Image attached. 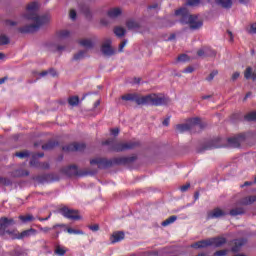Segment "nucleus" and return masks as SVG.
Wrapping results in <instances>:
<instances>
[{
    "label": "nucleus",
    "instance_id": "obj_1",
    "mask_svg": "<svg viewBox=\"0 0 256 256\" xmlns=\"http://www.w3.org/2000/svg\"><path fill=\"white\" fill-rule=\"evenodd\" d=\"M41 4L39 2H30L26 6L25 13L23 14L24 19L32 21L31 24H27L18 29L20 33H35L47 25L51 21V16L49 14L39 16V9Z\"/></svg>",
    "mask_w": 256,
    "mask_h": 256
},
{
    "label": "nucleus",
    "instance_id": "obj_2",
    "mask_svg": "<svg viewBox=\"0 0 256 256\" xmlns=\"http://www.w3.org/2000/svg\"><path fill=\"white\" fill-rule=\"evenodd\" d=\"M123 101H135L137 105H165L167 98L163 94H150L139 97L137 93L125 94L121 97Z\"/></svg>",
    "mask_w": 256,
    "mask_h": 256
},
{
    "label": "nucleus",
    "instance_id": "obj_3",
    "mask_svg": "<svg viewBox=\"0 0 256 256\" xmlns=\"http://www.w3.org/2000/svg\"><path fill=\"white\" fill-rule=\"evenodd\" d=\"M175 15L180 16L181 23L189 25L190 29L193 31L203 27V22L199 20L197 16L189 14V10H187V8H180L179 10H176Z\"/></svg>",
    "mask_w": 256,
    "mask_h": 256
},
{
    "label": "nucleus",
    "instance_id": "obj_4",
    "mask_svg": "<svg viewBox=\"0 0 256 256\" xmlns=\"http://www.w3.org/2000/svg\"><path fill=\"white\" fill-rule=\"evenodd\" d=\"M132 161H135V157L115 158L113 161L105 158H94L90 161V165H97L99 169H106V167H111L113 163L116 165H125L126 163H132Z\"/></svg>",
    "mask_w": 256,
    "mask_h": 256
},
{
    "label": "nucleus",
    "instance_id": "obj_5",
    "mask_svg": "<svg viewBox=\"0 0 256 256\" xmlns=\"http://www.w3.org/2000/svg\"><path fill=\"white\" fill-rule=\"evenodd\" d=\"M103 145H110L111 151H116V153H121V151H129L139 147V141H130V142H114L113 139H108L103 142Z\"/></svg>",
    "mask_w": 256,
    "mask_h": 256
},
{
    "label": "nucleus",
    "instance_id": "obj_6",
    "mask_svg": "<svg viewBox=\"0 0 256 256\" xmlns=\"http://www.w3.org/2000/svg\"><path fill=\"white\" fill-rule=\"evenodd\" d=\"M13 225H15V219L1 217L0 218V236L3 237V235H13V231L7 230L9 229V227H13Z\"/></svg>",
    "mask_w": 256,
    "mask_h": 256
},
{
    "label": "nucleus",
    "instance_id": "obj_7",
    "mask_svg": "<svg viewBox=\"0 0 256 256\" xmlns=\"http://www.w3.org/2000/svg\"><path fill=\"white\" fill-rule=\"evenodd\" d=\"M221 147H225V144H223V139L216 138L208 141L201 149H198V153H203V151H209L211 149H219Z\"/></svg>",
    "mask_w": 256,
    "mask_h": 256
},
{
    "label": "nucleus",
    "instance_id": "obj_8",
    "mask_svg": "<svg viewBox=\"0 0 256 256\" xmlns=\"http://www.w3.org/2000/svg\"><path fill=\"white\" fill-rule=\"evenodd\" d=\"M59 212L66 219H71L72 221H79L81 219V215H79V211L69 209L67 207H62Z\"/></svg>",
    "mask_w": 256,
    "mask_h": 256
},
{
    "label": "nucleus",
    "instance_id": "obj_9",
    "mask_svg": "<svg viewBox=\"0 0 256 256\" xmlns=\"http://www.w3.org/2000/svg\"><path fill=\"white\" fill-rule=\"evenodd\" d=\"M199 123H201V119L192 118L189 124H179L176 126V129L179 133H183L185 131H189V129H192L195 125H199Z\"/></svg>",
    "mask_w": 256,
    "mask_h": 256
},
{
    "label": "nucleus",
    "instance_id": "obj_10",
    "mask_svg": "<svg viewBox=\"0 0 256 256\" xmlns=\"http://www.w3.org/2000/svg\"><path fill=\"white\" fill-rule=\"evenodd\" d=\"M101 51L106 57H111L115 55V49L111 47V39L107 38L101 46Z\"/></svg>",
    "mask_w": 256,
    "mask_h": 256
},
{
    "label": "nucleus",
    "instance_id": "obj_11",
    "mask_svg": "<svg viewBox=\"0 0 256 256\" xmlns=\"http://www.w3.org/2000/svg\"><path fill=\"white\" fill-rule=\"evenodd\" d=\"M44 154L43 153H40V154H34L32 156V159L30 161V165L31 167H40L41 169H49V163H39L37 161V157H43Z\"/></svg>",
    "mask_w": 256,
    "mask_h": 256
},
{
    "label": "nucleus",
    "instance_id": "obj_12",
    "mask_svg": "<svg viewBox=\"0 0 256 256\" xmlns=\"http://www.w3.org/2000/svg\"><path fill=\"white\" fill-rule=\"evenodd\" d=\"M63 151L71 152V151H83L85 149V144L83 143H72L67 146H64Z\"/></svg>",
    "mask_w": 256,
    "mask_h": 256
},
{
    "label": "nucleus",
    "instance_id": "obj_13",
    "mask_svg": "<svg viewBox=\"0 0 256 256\" xmlns=\"http://www.w3.org/2000/svg\"><path fill=\"white\" fill-rule=\"evenodd\" d=\"M247 243V240L245 239H236L232 242V248L231 251L232 253H239L241 249L243 248V245Z\"/></svg>",
    "mask_w": 256,
    "mask_h": 256
},
{
    "label": "nucleus",
    "instance_id": "obj_14",
    "mask_svg": "<svg viewBox=\"0 0 256 256\" xmlns=\"http://www.w3.org/2000/svg\"><path fill=\"white\" fill-rule=\"evenodd\" d=\"M243 141H245V136H236L228 139V145L234 148L241 147V143H243Z\"/></svg>",
    "mask_w": 256,
    "mask_h": 256
},
{
    "label": "nucleus",
    "instance_id": "obj_15",
    "mask_svg": "<svg viewBox=\"0 0 256 256\" xmlns=\"http://www.w3.org/2000/svg\"><path fill=\"white\" fill-rule=\"evenodd\" d=\"M225 211L221 210L220 208H215L208 212L207 219H219V217H225Z\"/></svg>",
    "mask_w": 256,
    "mask_h": 256
},
{
    "label": "nucleus",
    "instance_id": "obj_16",
    "mask_svg": "<svg viewBox=\"0 0 256 256\" xmlns=\"http://www.w3.org/2000/svg\"><path fill=\"white\" fill-rule=\"evenodd\" d=\"M227 243V239L225 237H213L210 238V246L211 247H223Z\"/></svg>",
    "mask_w": 256,
    "mask_h": 256
},
{
    "label": "nucleus",
    "instance_id": "obj_17",
    "mask_svg": "<svg viewBox=\"0 0 256 256\" xmlns=\"http://www.w3.org/2000/svg\"><path fill=\"white\" fill-rule=\"evenodd\" d=\"M191 247L193 249H205L206 247H211V238L195 242Z\"/></svg>",
    "mask_w": 256,
    "mask_h": 256
},
{
    "label": "nucleus",
    "instance_id": "obj_18",
    "mask_svg": "<svg viewBox=\"0 0 256 256\" xmlns=\"http://www.w3.org/2000/svg\"><path fill=\"white\" fill-rule=\"evenodd\" d=\"M31 235H37V230L30 228L28 230H24L21 233H17L15 239H25L27 237H31Z\"/></svg>",
    "mask_w": 256,
    "mask_h": 256
},
{
    "label": "nucleus",
    "instance_id": "obj_19",
    "mask_svg": "<svg viewBox=\"0 0 256 256\" xmlns=\"http://www.w3.org/2000/svg\"><path fill=\"white\" fill-rule=\"evenodd\" d=\"M125 239V233L123 232H114L110 237L111 243H119V241H123Z\"/></svg>",
    "mask_w": 256,
    "mask_h": 256
},
{
    "label": "nucleus",
    "instance_id": "obj_20",
    "mask_svg": "<svg viewBox=\"0 0 256 256\" xmlns=\"http://www.w3.org/2000/svg\"><path fill=\"white\" fill-rule=\"evenodd\" d=\"M244 77L246 79H252V81H256V72L253 70L251 66H248L244 71Z\"/></svg>",
    "mask_w": 256,
    "mask_h": 256
},
{
    "label": "nucleus",
    "instance_id": "obj_21",
    "mask_svg": "<svg viewBox=\"0 0 256 256\" xmlns=\"http://www.w3.org/2000/svg\"><path fill=\"white\" fill-rule=\"evenodd\" d=\"M64 173L68 175V177H73L75 175H79V171L75 165L68 166L64 169Z\"/></svg>",
    "mask_w": 256,
    "mask_h": 256
},
{
    "label": "nucleus",
    "instance_id": "obj_22",
    "mask_svg": "<svg viewBox=\"0 0 256 256\" xmlns=\"http://www.w3.org/2000/svg\"><path fill=\"white\" fill-rule=\"evenodd\" d=\"M215 3L223 9H231L233 7V1L231 0H215Z\"/></svg>",
    "mask_w": 256,
    "mask_h": 256
},
{
    "label": "nucleus",
    "instance_id": "obj_23",
    "mask_svg": "<svg viewBox=\"0 0 256 256\" xmlns=\"http://www.w3.org/2000/svg\"><path fill=\"white\" fill-rule=\"evenodd\" d=\"M119 15H121L120 8H112L108 11V17H110V19H117Z\"/></svg>",
    "mask_w": 256,
    "mask_h": 256
},
{
    "label": "nucleus",
    "instance_id": "obj_24",
    "mask_svg": "<svg viewBox=\"0 0 256 256\" xmlns=\"http://www.w3.org/2000/svg\"><path fill=\"white\" fill-rule=\"evenodd\" d=\"M18 219H20L22 223H31L35 221V217L32 214L20 215Z\"/></svg>",
    "mask_w": 256,
    "mask_h": 256
},
{
    "label": "nucleus",
    "instance_id": "obj_25",
    "mask_svg": "<svg viewBox=\"0 0 256 256\" xmlns=\"http://www.w3.org/2000/svg\"><path fill=\"white\" fill-rule=\"evenodd\" d=\"M79 44L82 47H85L86 49H92L93 48V42L91 41V39H82L79 41Z\"/></svg>",
    "mask_w": 256,
    "mask_h": 256
},
{
    "label": "nucleus",
    "instance_id": "obj_26",
    "mask_svg": "<svg viewBox=\"0 0 256 256\" xmlns=\"http://www.w3.org/2000/svg\"><path fill=\"white\" fill-rule=\"evenodd\" d=\"M176 221H177V216L173 215V216H170L165 221H163L161 225L162 227H168V225H172V223H175Z\"/></svg>",
    "mask_w": 256,
    "mask_h": 256
},
{
    "label": "nucleus",
    "instance_id": "obj_27",
    "mask_svg": "<svg viewBox=\"0 0 256 256\" xmlns=\"http://www.w3.org/2000/svg\"><path fill=\"white\" fill-rule=\"evenodd\" d=\"M125 33H126L125 28L121 26H117L114 28V34L116 35V37H124Z\"/></svg>",
    "mask_w": 256,
    "mask_h": 256
},
{
    "label": "nucleus",
    "instance_id": "obj_28",
    "mask_svg": "<svg viewBox=\"0 0 256 256\" xmlns=\"http://www.w3.org/2000/svg\"><path fill=\"white\" fill-rule=\"evenodd\" d=\"M54 253H55V255L63 256V255H65V253H67V250L65 247L58 245V246H56Z\"/></svg>",
    "mask_w": 256,
    "mask_h": 256
},
{
    "label": "nucleus",
    "instance_id": "obj_29",
    "mask_svg": "<svg viewBox=\"0 0 256 256\" xmlns=\"http://www.w3.org/2000/svg\"><path fill=\"white\" fill-rule=\"evenodd\" d=\"M86 55L87 51H80L74 55L73 59L74 61H81V59H85Z\"/></svg>",
    "mask_w": 256,
    "mask_h": 256
},
{
    "label": "nucleus",
    "instance_id": "obj_30",
    "mask_svg": "<svg viewBox=\"0 0 256 256\" xmlns=\"http://www.w3.org/2000/svg\"><path fill=\"white\" fill-rule=\"evenodd\" d=\"M68 103L72 107H76V105H79V97L78 96H72L68 98Z\"/></svg>",
    "mask_w": 256,
    "mask_h": 256
},
{
    "label": "nucleus",
    "instance_id": "obj_31",
    "mask_svg": "<svg viewBox=\"0 0 256 256\" xmlns=\"http://www.w3.org/2000/svg\"><path fill=\"white\" fill-rule=\"evenodd\" d=\"M245 213V210L243 208H235L230 211V215L232 217H236V215H243Z\"/></svg>",
    "mask_w": 256,
    "mask_h": 256
},
{
    "label": "nucleus",
    "instance_id": "obj_32",
    "mask_svg": "<svg viewBox=\"0 0 256 256\" xmlns=\"http://www.w3.org/2000/svg\"><path fill=\"white\" fill-rule=\"evenodd\" d=\"M71 35V32L69 30H61L58 32L59 39H67Z\"/></svg>",
    "mask_w": 256,
    "mask_h": 256
},
{
    "label": "nucleus",
    "instance_id": "obj_33",
    "mask_svg": "<svg viewBox=\"0 0 256 256\" xmlns=\"http://www.w3.org/2000/svg\"><path fill=\"white\" fill-rule=\"evenodd\" d=\"M126 25H127L128 29H138V27H139V23L134 20L127 21Z\"/></svg>",
    "mask_w": 256,
    "mask_h": 256
},
{
    "label": "nucleus",
    "instance_id": "obj_34",
    "mask_svg": "<svg viewBox=\"0 0 256 256\" xmlns=\"http://www.w3.org/2000/svg\"><path fill=\"white\" fill-rule=\"evenodd\" d=\"M51 75L52 77H57V71L50 69L49 71H43L40 73V77H45L46 75Z\"/></svg>",
    "mask_w": 256,
    "mask_h": 256
},
{
    "label": "nucleus",
    "instance_id": "obj_35",
    "mask_svg": "<svg viewBox=\"0 0 256 256\" xmlns=\"http://www.w3.org/2000/svg\"><path fill=\"white\" fill-rule=\"evenodd\" d=\"M29 175V171L27 170H16L14 177H27Z\"/></svg>",
    "mask_w": 256,
    "mask_h": 256
},
{
    "label": "nucleus",
    "instance_id": "obj_36",
    "mask_svg": "<svg viewBox=\"0 0 256 256\" xmlns=\"http://www.w3.org/2000/svg\"><path fill=\"white\" fill-rule=\"evenodd\" d=\"M256 201V196H248L244 199L243 203L244 205H251L252 203H255Z\"/></svg>",
    "mask_w": 256,
    "mask_h": 256
},
{
    "label": "nucleus",
    "instance_id": "obj_37",
    "mask_svg": "<svg viewBox=\"0 0 256 256\" xmlns=\"http://www.w3.org/2000/svg\"><path fill=\"white\" fill-rule=\"evenodd\" d=\"M0 45H9V37L5 34H0Z\"/></svg>",
    "mask_w": 256,
    "mask_h": 256
},
{
    "label": "nucleus",
    "instance_id": "obj_38",
    "mask_svg": "<svg viewBox=\"0 0 256 256\" xmlns=\"http://www.w3.org/2000/svg\"><path fill=\"white\" fill-rule=\"evenodd\" d=\"M56 145H59L57 142H48L47 144L42 146V149L48 150V149H53Z\"/></svg>",
    "mask_w": 256,
    "mask_h": 256
},
{
    "label": "nucleus",
    "instance_id": "obj_39",
    "mask_svg": "<svg viewBox=\"0 0 256 256\" xmlns=\"http://www.w3.org/2000/svg\"><path fill=\"white\" fill-rule=\"evenodd\" d=\"M67 233H69L70 235H83V231L75 230L73 228H67Z\"/></svg>",
    "mask_w": 256,
    "mask_h": 256
},
{
    "label": "nucleus",
    "instance_id": "obj_40",
    "mask_svg": "<svg viewBox=\"0 0 256 256\" xmlns=\"http://www.w3.org/2000/svg\"><path fill=\"white\" fill-rule=\"evenodd\" d=\"M207 51H209L207 48H202V49L198 50L197 51L198 57H207V55H209V53H207Z\"/></svg>",
    "mask_w": 256,
    "mask_h": 256
},
{
    "label": "nucleus",
    "instance_id": "obj_41",
    "mask_svg": "<svg viewBox=\"0 0 256 256\" xmlns=\"http://www.w3.org/2000/svg\"><path fill=\"white\" fill-rule=\"evenodd\" d=\"M246 121H256V112H250L245 116Z\"/></svg>",
    "mask_w": 256,
    "mask_h": 256
},
{
    "label": "nucleus",
    "instance_id": "obj_42",
    "mask_svg": "<svg viewBox=\"0 0 256 256\" xmlns=\"http://www.w3.org/2000/svg\"><path fill=\"white\" fill-rule=\"evenodd\" d=\"M15 156L19 157L20 159H25V157H29V151L17 152Z\"/></svg>",
    "mask_w": 256,
    "mask_h": 256
},
{
    "label": "nucleus",
    "instance_id": "obj_43",
    "mask_svg": "<svg viewBox=\"0 0 256 256\" xmlns=\"http://www.w3.org/2000/svg\"><path fill=\"white\" fill-rule=\"evenodd\" d=\"M227 253H229V250L227 249L219 250L214 253V256H226Z\"/></svg>",
    "mask_w": 256,
    "mask_h": 256
},
{
    "label": "nucleus",
    "instance_id": "obj_44",
    "mask_svg": "<svg viewBox=\"0 0 256 256\" xmlns=\"http://www.w3.org/2000/svg\"><path fill=\"white\" fill-rule=\"evenodd\" d=\"M177 61H180L181 63H185V61H189V56L186 54H182L178 56Z\"/></svg>",
    "mask_w": 256,
    "mask_h": 256
},
{
    "label": "nucleus",
    "instance_id": "obj_45",
    "mask_svg": "<svg viewBox=\"0 0 256 256\" xmlns=\"http://www.w3.org/2000/svg\"><path fill=\"white\" fill-rule=\"evenodd\" d=\"M218 73H219V72H218L217 70H213V71L210 73L209 77L206 78L207 81H213V79H215V76L218 75Z\"/></svg>",
    "mask_w": 256,
    "mask_h": 256
},
{
    "label": "nucleus",
    "instance_id": "obj_46",
    "mask_svg": "<svg viewBox=\"0 0 256 256\" xmlns=\"http://www.w3.org/2000/svg\"><path fill=\"white\" fill-rule=\"evenodd\" d=\"M199 3H201V0H188L187 1V5H189L190 7H195V5H199Z\"/></svg>",
    "mask_w": 256,
    "mask_h": 256
},
{
    "label": "nucleus",
    "instance_id": "obj_47",
    "mask_svg": "<svg viewBox=\"0 0 256 256\" xmlns=\"http://www.w3.org/2000/svg\"><path fill=\"white\" fill-rule=\"evenodd\" d=\"M0 185H11V180L4 177H0Z\"/></svg>",
    "mask_w": 256,
    "mask_h": 256
},
{
    "label": "nucleus",
    "instance_id": "obj_48",
    "mask_svg": "<svg viewBox=\"0 0 256 256\" xmlns=\"http://www.w3.org/2000/svg\"><path fill=\"white\" fill-rule=\"evenodd\" d=\"M69 18L72 19V21H75L77 19V12L75 10H70Z\"/></svg>",
    "mask_w": 256,
    "mask_h": 256
},
{
    "label": "nucleus",
    "instance_id": "obj_49",
    "mask_svg": "<svg viewBox=\"0 0 256 256\" xmlns=\"http://www.w3.org/2000/svg\"><path fill=\"white\" fill-rule=\"evenodd\" d=\"M125 45H127V40H123L120 45H119V48H118V51L120 53H123V49H125Z\"/></svg>",
    "mask_w": 256,
    "mask_h": 256
},
{
    "label": "nucleus",
    "instance_id": "obj_50",
    "mask_svg": "<svg viewBox=\"0 0 256 256\" xmlns=\"http://www.w3.org/2000/svg\"><path fill=\"white\" fill-rule=\"evenodd\" d=\"M37 227L40 231H42V233H49V231H51L50 227H41V226H37Z\"/></svg>",
    "mask_w": 256,
    "mask_h": 256
},
{
    "label": "nucleus",
    "instance_id": "obj_51",
    "mask_svg": "<svg viewBox=\"0 0 256 256\" xmlns=\"http://www.w3.org/2000/svg\"><path fill=\"white\" fill-rule=\"evenodd\" d=\"M189 187H191V184L183 185L180 187V191H182V193H185V191H187Z\"/></svg>",
    "mask_w": 256,
    "mask_h": 256
},
{
    "label": "nucleus",
    "instance_id": "obj_52",
    "mask_svg": "<svg viewBox=\"0 0 256 256\" xmlns=\"http://www.w3.org/2000/svg\"><path fill=\"white\" fill-rule=\"evenodd\" d=\"M111 135H114V137H117V135H119V128L111 129Z\"/></svg>",
    "mask_w": 256,
    "mask_h": 256
},
{
    "label": "nucleus",
    "instance_id": "obj_53",
    "mask_svg": "<svg viewBox=\"0 0 256 256\" xmlns=\"http://www.w3.org/2000/svg\"><path fill=\"white\" fill-rule=\"evenodd\" d=\"M241 73L239 72H235L233 75H232V81H237V79H239Z\"/></svg>",
    "mask_w": 256,
    "mask_h": 256
},
{
    "label": "nucleus",
    "instance_id": "obj_54",
    "mask_svg": "<svg viewBox=\"0 0 256 256\" xmlns=\"http://www.w3.org/2000/svg\"><path fill=\"white\" fill-rule=\"evenodd\" d=\"M98 229H99V225H97V224L89 226L90 231H97Z\"/></svg>",
    "mask_w": 256,
    "mask_h": 256
},
{
    "label": "nucleus",
    "instance_id": "obj_55",
    "mask_svg": "<svg viewBox=\"0 0 256 256\" xmlns=\"http://www.w3.org/2000/svg\"><path fill=\"white\" fill-rule=\"evenodd\" d=\"M193 71H195V69H193V67L189 66V67H187V68L183 71V73H193Z\"/></svg>",
    "mask_w": 256,
    "mask_h": 256
},
{
    "label": "nucleus",
    "instance_id": "obj_56",
    "mask_svg": "<svg viewBox=\"0 0 256 256\" xmlns=\"http://www.w3.org/2000/svg\"><path fill=\"white\" fill-rule=\"evenodd\" d=\"M250 33H256V23L252 24L250 27Z\"/></svg>",
    "mask_w": 256,
    "mask_h": 256
},
{
    "label": "nucleus",
    "instance_id": "obj_57",
    "mask_svg": "<svg viewBox=\"0 0 256 256\" xmlns=\"http://www.w3.org/2000/svg\"><path fill=\"white\" fill-rule=\"evenodd\" d=\"M101 25H107L109 23V20L107 18H102L100 20Z\"/></svg>",
    "mask_w": 256,
    "mask_h": 256
},
{
    "label": "nucleus",
    "instance_id": "obj_58",
    "mask_svg": "<svg viewBox=\"0 0 256 256\" xmlns=\"http://www.w3.org/2000/svg\"><path fill=\"white\" fill-rule=\"evenodd\" d=\"M49 179H51L52 181H57L58 178H53V175L49 174L46 176V181H49Z\"/></svg>",
    "mask_w": 256,
    "mask_h": 256
},
{
    "label": "nucleus",
    "instance_id": "obj_59",
    "mask_svg": "<svg viewBox=\"0 0 256 256\" xmlns=\"http://www.w3.org/2000/svg\"><path fill=\"white\" fill-rule=\"evenodd\" d=\"M50 218H51V214H49L48 217H46V218L38 217V220L39 221H49Z\"/></svg>",
    "mask_w": 256,
    "mask_h": 256
},
{
    "label": "nucleus",
    "instance_id": "obj_60",
    "mask_svg": "<svg viewBox=\"0 0 256 256\" xmlns=\"http://www.w3.org/2000/svg\"><path fill=\"white\" fill-rule=\"evenodd\" d=\"M159 8V4H153V5H150L149 7H148V9H158Z\"/></svg>",
    "mask_w": 256,
    "mask_h": 256
},
{
    "label": "nucleus",
    "instance_id": "obj_61",
    "mask_svg": "<svg viewBox=\"0 0 256 256\" xmlns=\"http://www.w3.org/2000/svg\"><path fill=\"white\" fill-rule=\"evenodd\" d=\"M162 123L165 127L169 126V118H166Z\"/></svg>",
    "mask_w": 256,
    "mask_h": 256
},
{
    "label": "nucleus",
    "instance_id": "obj_62",
    "mask_svg": "<svg viewBox=\"0 0 256 256\" xmlns=\"http://www.w3.org/2000/svg\"><path fill=\"white\" fill-rule=\"evenodd\" d=\"M83 13L86 15H89V8L85 7L84 9H82Z\"/></svg>",
    "mask_w": 256,
    "mask_h": 256
},
{
    "label": "nucleus",
    "instance_id": "obj_63",
    "mask_svg": "<svg viewBox=\"0 0 256 256\" xmlns=\"http://www.w3.org/2000/svg\"><path fill=\"white\" fill-rule=\"evenodd\" d=\"M57 227H65V224H57L52 227V229H57Z\"/></svg>",
    "mask_w": 256,
    "mask_h": 256
},
{
    "label": "nucleus",
    "instance_id": "obj_64",
    "mask_svg": "<svg viewBox=\"0 0 256 256\" xmlns=\"http://www.w3.org/2000/svg\"><path fill=\"white\" fill-rule=\"evenodd\" d=\"M194 199H195V201H197V199H199V192H195Z\"/></svg>",
    "mask_w": 256,
    "mask_h": 256
}]
</instances>
